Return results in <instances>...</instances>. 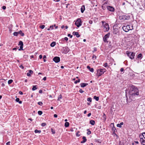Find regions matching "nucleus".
I'll list each match as a JSON object with an SVG mask.
<instances>
[{"mask_svg":"<svg viewBox=\"0 0 145 145\" xmlns=\"http://www.w3.org/2000/svg\"><path fill=\"white\" fill-rule=\"evenodd\" d=\"M23 46H20V48L18 49V50L19 51L21 50H23Z\"/></svg>","mask_w":145,"mask_h":145,"instance_id":"nucleus-38","label":"nucleus"},{"mask_svg":"<svg viewBox=\"0 0 145 145\" xmlns=\"http://www.w3.org/2000/svg\"><path fill=\"white\" fill-rule=\"evenodd\" d=\"M18 34L19 33L18 32H14L13 33V35L14 36H17Z\"/></svg>","mask_w":145,"mask_h":145,"instance_id":"nucleus-32","label":"nucleus"},{"mask_svg":"<svg viewBox=\"0 0 145 145\" xmlns=\"http://www.w3.org/2000/svg\"><path fill=\"white\" fill-rule=\"evenodd\" d=\"M19 34H20L21 36H23L24 34V33H23L22 31L20 30L19 31Z\"/></svg>","mask_w":145,"mask_h":145,"instance_id":"nucleus-24","label":"nucleus"},{"mask_svg":"<svg viewBox=\"0 0 145 145\" xmlns=\"http://www.w3.org/2000/svg\"><path fill=\"white\" fill-rule=\"evenodd\" d=\"M118 31L117 29H114V30L113 31V33L114 34H116L118 33Z\"/></svg>","mask_w":145,"mask_h":145,"instance_id":"nucleus-21","label":"nucleus"},{"mask_svg":"<svg viewBox=\"0 0 145 145\" xmlns=\"http://www.w3.org/2000/svg\"><path fill=\"white\" fill-rule=\"evenodd\" d=\"M106 71V69L105 68L100 69L97 70V75L98 76H100Z\"/></svg>","mask_w":145,"mask_h":145,"instance_id":"nucleus-2","label":"nucleus"},{"mask_svg":"<svg viewBox=\"0 0 145 145\" xmlns=\"http://www.w3.org/2000/svg\"><path fill=\"white\" fill-rule=\"evenodd\" d=\"M33 73V72L31 70L29 71L27 73V75L28 76H31V74H32Z\"/></svg>","mask_w":145,"mask_h":145,"instance_id":"nucleus-13","label":"nucleus"},{"mask_svg":"<svg viewBox=\"0 0 145 145\" xmlns=\"http://www.w3.org/2000/svg\"><path fill=\"white\" fill-rule=\"evenodd\" d=\"M93 98L95 99L96 101H98L99 100V97H97L96 96H95L93 97Z\"/></svg>","mask_w":145,"mask_h":145,"instance_id":"nucleus-26","label":"nucleus"},{"mask_svg":"<svg viewBox=\"0 0 145 145\" xmlns=\"http://www.w3.org/2000/svg\"><path fill=\"white\" fill-rule=\"evenodd\" d=\"M54 118H56L57 117V115L56 114H54Z\"/></svg>","mask_w":145,"mask_h":145,"instance_id":"nucleus-54","label":"nucleus"},{"mask_svg":"<svg viewBox=\"0 0 145 145\" xmlns=\"http://www.w3.org/2000/svg\"><path fill=\"white\" fill-rule=\"evenodd\" d=\"M92 58H95V59H96V56H95V55H94L92 56Z\"/></svg>","mask_w":145,"mask_h":145,"instance_id":"nucleus-57","label":"nucleus"},{"mask_svg":"<svg viewBox=\"0 0 145 145\" xmlns=\"http://www.w3.org/2000/svg\"><path fill=\"white\" fill-rule=\"evenodd\" d=\"M102 8L104 10L105 9V7H104L103 6H102Z\"/></svg>","mask_w":145,"mask_h":145,"instance_id":"nucleus-64","label":"nucleus"},{"mask_svg":"<svg viewBox=\"0 0 145 145\" xmlns=\"http://www.w3.org/2000/svg\"><path fill=\"white\" fill-rule=\"evenodd\" d=\"M10 142L9 141V142H7L6 143V144L7 145H10Z\"/></svg>","mask_w":145,"mask_h":145,"instance_id":"nucleus-50","label":"nucleus"},{"mask_svg":"<svg viewBox=\"0 0 145 145\" xmlns=\"http://www.w3.org/2000/svg\"><path fill=\"white\" fill-rule=\"evenodd\" d=\"M103 25L104 27V30L105 31H108L109 29V27L108 24L105 23V22H102Z\"/></svg>","mask_w":145,"mask_h":145,"instance_id":"nucleus-3","label":"nucleus"},{"mask_svg":"<svg viewBox=\"0 0 145 145\" xmlns=\"http://www.w3.org/2000/svg\"><path fill=\"white\" fill-rule=\"evenodd\" d=\"M51 131L52 132V133L53 134H55V131L53 129H51Z\"/></svg>","mask_w":145,"mask_h":145,"instance_id":"nucleus-47","label":"nucleus"},{"mask_svg":"<svg viewBox=\"0 0 145 145\" xmlns=\"http://www.w3.org/2000/svg\"><path fill=\"white\" fill-rule=\"evenodd\" d=\"M88 85L87 83H82L80 84V86L81 87L84 88Z\"/></svg>","mask_w":145,"mask_h":145,"instance_id":"nucleus-15","label":"nucleus"},{"mask_svg":"<svg viewBox=\"0 0 145 145\" xmlns=\"http://www.w3.org/2000/svg\"><path fill=\"white\" fill-rule=\"evenodd\" d=\"M41 132V131L40 130H38L37 129H36L35 130V132L36 133H40Z\"/></svg>","mask_w":145,"mask_h":145,"instance_id":"nucleus-30","label":"nucleus"},{"mask_svg":"<svg viewBox=\"0 0 145 145\" xmlns=\"http://www.w3.org/2000/svg\"><path fill=\"white\" fill-rule=\"evenodd\" d=\"M87 68L90 71L93 72H94V69L93 68H91L89 66H88L87 67Z\"/></svg>","mask_w":145,"mask_h":145,"instance_id":"nucleus-16","label":"nucleus"},{"mask_svg":"<svg viewBox=\"0 0 145 145\" xmlns=\"http://www.w3.org/2000/svg\"><path fill=\"white\" fill-rule=\"evenodd\" d=\"M120 71H121V72H123V71H124V69H123V68H121L120 69Z\"/></svg>","mask_w":145,"mask_h":145,"instance_id":"nucleus-52","label":"nucleus"},{"mask_svg":"<svg viewBox=\"0 0 145 145\" xmlns=\"http://www.w3.org/2000/svg\"><path fill=\"white\" fill-rule=\"evenodd\" d=\"M90 123L92 125H94L95 124V121L92 120H91L89 121Z\"/></svg>","mask_w":145,"mask_h":145,"instance_id":"nucleus-20","label":"nucleus"},{"mask_svg":"<svg viewBox=\"0 0 145 145\" xmlns=\"http://www.w3.org/2000/svg\"><path fill=\"white\" fill-rule=\"evenodd\" d=\"M20 67L22 69H23L24 68V67L22 65L20 66Z\"/></svg>","mask_w":145,"mask_h":145,"instance_id":"nucleus-63","label":"nucleus"},{"mask_svg":"<svg viewBox=\"0 0 145 145\" xmlns=\"http://www.w3.org/2000/svg\"><path fill=\"white\" fill-rule=\"evenodd\" d=\"M140 142L141 144L143 145H145V139L143 138H140Z\"/></svg>","mask_w":145,"mask_h":145,"instance_id":"nucleus-11","label":"nucleus"},{"mask_svg":"<svg viewBox=\"0 0 145 145\" xmlns=\"http://www.w3.org/2000/svg\"><path fill=\"white\" fill-rule=\"evenodd\" d=\"M139 137L140 138H143L145 139V133H142V135H140Z\"/></svg>","mask_w":145,"mask_h":145,"instance_id":"nucleus-19","label":"nucleus"},{"mask_svg":"<svg viewBox=\"0 0 145 145\" xmlns=\"http://www.w3.org/2000/svg\"><path fill=\"white\" fill-rule=\"evenodd\" d=\"M107 8L108 10L110 11L113 12L114 10V8L111 6H108L107 7Z\"/></svg>","mask_w":145,"mask_h":145,"instance_id":"nucleus-9","label":"nucleus"},{"mask_svg":"<svg viewBox=\"0 0 145 145\" xmlns=\"http://www.w3.org/2000/svg\"><path fill=\"white\" fill-rule=\"evenodd\" d=\"M18 45H20V46H23V42L22 41H20L19 42Z\"/></svg>","mask_w":145,"mask_h":145,"instance_id":"nucleus-27","label":"nucleus"},{"mask_svg":"<svg viewBox=\"0 0 145 145\" xmlns=\"http://www.w3.org/2000/svg\"><path fill=\"white\" fill-rule=\"evenodd\" d=\"M123 122H121L120 123H118L117 125V126L118 127H119L120 128H121L122 127V125H123Z\"/></svg>","mask_w":145,"mask_h":145,"instance_id":"nucleus-18","label":"nucleus"},{"mask_svg":"<svg viewBox=\"0 0 145 145\" xmlns=\"http://www.w3.org/2000/svg\"><path fill=\"white\" fill-rule=\"evenodd\" d=\"M89 23L90 24H92L93 23V21L92 20H90L89 21Z\"/></svg>","mask_w":145,"mask_h":145,"instance_id":"nucleus-49","label":"nucleus"},{"mask_svg":"<svg viewBox=\"0 0 145 145\" xmlns=\"http://www.w3.org/2000/svg\"><path fill=\"white\" fill-rule=\"evenodd\" d=\"M69 50V48L67 47H65L64 48V52L65 54L68 53Z\"/></svg>","mask_w":145,"mask_h":145,"instance_id":"nucleus-10","label":"nucleus"},{"mask_svg":"<svg viewBox=\"0 0 145 145\" xmlns=\"http://www.w3.org/2000/svg\"><path fill=\"white\" fill-rule=\"evenodd\" d=\"M72 34L74 35H76L77 37H79L80 36V35L78 33V32H76L74 31L72 33Z\"/></svg>","mask_w":145,"mask_h":145,"instance_id":"nucleus-12","label":"nucleus"},{"mask_svg":"<svg viewBox=\"0 0 145 145\" xmlns=\"http://www.w3.org/2000/svg\"><path fill=\"white\" fill-rule=\"evenodd\" d=\"M46 77H44V78L43 79V80L44 81H45L46 80Z\"/></svg>","mask_w":145,"mask_h":145,"instance_id":"nucleus-58","label":"nucleus"},{"mask_svg":"<svg viewBox=\"0 0 145 145\" xmlns=\"http://www.w3.org/2000/svg\"><path fill=\"white\" fill-rule=\"evenodd\" d=\"M36 86H33V88H32V90L33 91H34L37 89L36 87Z\"/></svg>","mask_w":145,"mask_h":145,"instance_id":"nucleus-29","label":"nucleus"},{"mask_svg":"<svg viewBox=\"0 0 145 145\" xmlns=\"http://www.w3.org/2000/svg\"><path fill=\"white\" fill-rule=\"evenodd\" d=\"M38 113L39 115H41L42 114V112L41 111H39L38 112Z\"/></svg>","mask_w":145,"mask_h":145,"instance_id":"nucleus-34","label":"nucleus"},{"mask_svg":"<svg viewBox=\"0 0 145 145\" xmlns=\"http://www.w3.org/2000/svg\"><path fill=\"white\" fill-rule=\"evenodd\" d=\"M84 92V91L82 89H80L79 90V92L81 93H83Z\"/></svg>","mask_w":145,"mask_h":145,"instance_id":"nucleus-42","label":"nucleus"},{"mask_svg":"<svg viewBox=\"0 0 145 145\" xmlns=\"http://www.w3.org/2000/svg\"><path fill=\"white\" fill-rule=\"evenodd\" d=\"M108 66L107 63H106L104 64V66L105 67H106Z\"/></svg>","mask_w":145,"mask_h":145,"instance_id":"nucleus-48","label":"nucleus"},{"mask_svg":"<svg viewBox=\"0 0 145 145\" xmlns=\"http://www.w3.org/2000/svg\"><path fill=\"white\" fill-rule=\"evenodd\" d=\"M53 60L56 63H58L60 61V58L59 57H54Z\"/></svg>","mask_w":145,"mask_h":145,"instance_id":"nucleus-7","label":"nucleus"},{"mask_svg":"<svg viewBox=\"0 0 145 145\" xmlns=\"http://www.w3.org/2000/svg\"><path fill=\"white\" fill-rule=\"evenodd\" d=\"M42 55H40L39 56V58L40 59H41L42 58Z\"/></svg>","mask_w":145,"mask_h":145,"instance_id":"nucleus-60","label":"nucleus"},{"mask_svg":"<svg viewBox=\"0 0 145 145\" xmlns=\"http://www.w3.org/2000/svg\"><path fill=\"white\" fill-rule=\"evenodd\" d=\"M82 139L83 140L81 142V143H84L86 142L87 141L86 137L84 136L83 137Z\"/></svg>","mask_w":145,"mask_h":145,"instance_id":"nucleus-17","label":"nucleus"},{"mask_svg":"<svg viewBox=\"0 0 145 145\" xmlns=\"http://www.w3.org/2000/svg\"><path fill=\"white\" fill-rule=\"evenodd\" d=\"M128 25L130 30H132L133 29V26L132 24Z\"/></svg>","mask_w":145,"mask_h":145,"instance_id":"nucleus-22","label":"nucleus"},{"mask_svg":"<svg viewBox=\"0 0 145 145\" xmlns=\"http://www.w3.org/2000/svg\"><path fill=\"white\" fill-rule=\"evenodd\" d=\"M6 8V7L5 6H3L2 7V9L3 10H5Z\"/></svg>","mask_w":145,"mask_h":145,"instance_id":"nucleus-53","label":"nucleus"},{"mask_svg":"<svg viewBox=\"0 0 145 145\" xmlns=\"http://www.w3.org/2000/svg\"><path fill=\"white\" fill-rule=\"evenodd\" d=\"M64 39V40H66V41H67L68 39V38L67 37H65Z\"/></svg>","mask_w":145,"mask_h":145,"instance_id":"nucleus-56","label":"nucleus"},{"mask_svg":"<svg viewBox=\"0 0 145 145\" xmlns=\"http://www.w3.org/2000/svg\"><path fill=\"white\" fill-rule=\"evenodd\" d=\"M62 98V96L61 95H60L58 97L57 100L59 101L60 99H61Z\"/></svg>","mask_w":145,"mask_h":145,"instance_id":"nucleus-36","label":"nucleus"},{"mask_svg":"<svg viewBox=\"0 0 145 145\" xmlns=\"http://www.w3.org/2000/svg\"><path fill=\"white\" fill-rule=\"evenodd\" d=\"M19 93L20 95H22L23 94L22 92L21 91H19Z\"/></svg>","mask_w":145,"mask_h":145,"instance_id":"nucleus-59","label":"nucleus"},{"mask_svg":"<svg viewBox=\"0 0 145 145\" xmlns=\"http://www.w3.org/2000/svg\"><path fill=\"white\" fill-rule=\"evenodd\" d=\"M126 54L127 56L131 59H133L134 58L135 55V53L127 52Z\"/></svg>","mask_w":145,"mask_h":145,"instance_id":"nucleus-4","label":"nucleus"},{"mask_svg":"<svg viewBox=\"0 0 145 145\" xmlns=\"http://www.w3.org/2000/svg\"><path fill=\"white\" fill-rule=\"evenodd\" d=\"M69 125V123L68 122H66L65 124V127H67Z\"/></svg>","mask_w":145,"mask_h":145,"instance_id":"nucleus-25","label":"nucleus"},{"mask_svg":"<svg viewBox=\"0 0 145 145\" xmlns=\"http://www.w3.org/2000/svg\"><path fill=\"white\" fill-rule=\"evenodd\" d=\"M18 48H18H13V50H16L17 49V48Z\"/></svg>","mask_w":145,"mask_h":145,"instance_id":"nucleus-62","label":"nucleus"},{"mask_svg":"<svg viewBox=\"0 0 145 145\" xmlns=\"http://www.w3.org/2000/svg\"><path fill=\"white\" fill-rule=\"evenodd\" d=\"M129 94L132 96L138 95H139V91L137 88L132 85L130 88Z\"/></svg>","mask_w":145,"mask_h":145,"instance_id":"nucleus-1","label":"nucleus"},{"mask_svg":"<svg viewBox=\"0 0 145 145\" xmlns=\"http://www.w3.org/2000/svg\"><path fill=\"white\" fill-rule=\"evenodd\" d=\"M87 131H88V132L87 133V135H89L91 134V131L89 130V129H87Z\"/></svg>","mask_w":145,"mask_h":145,"instance_id":"nucleus-28","label":"nucleus"},{"mask_svg":"<svg viewBox=\"0 0 145 145\" xmlns=\"http://www.w3.org/2000/svg\"><path fill=\"white\" fill-rule=\"evenodd\" d=\"M75 24L77 27H79L82 24H81L80 20V19H78L76 21Z\"/></svg>","mask_w":145,"mask_h":145,"instance_id":"nucleus-6","label":"nucleus"},{"mask_svg":"<svg viewBox=\"0 0 145 145\" xmlns=\"http://www.w3.org/2000/svg\"><path fill=\"white\" fill-rule=\"evenodd\" d=\"M97 48H96L95 47L94 48V51H93V52H94L96 51H97Z\"/></svg>","mask_w":145,"mask_h":145,"instance_id":"nucleus-51","label":"nucleus"},{"mask_svg":"<svg viewBox=\"0 0 145 145\" xmlns=\"http://www.w3.org/2000/svg\"><path fill=\"white\" fill-rule=\"evenodd\" d=\"M16 102H18L20 101V99L19 98H17L16 99Z\"/></svg>","mask_w":145,"mask_h":145,"instance_id":"nucleus-45","label":"nucleus"},{"mask_svg":"<svg viewBox=\"0 0 145 145\" xmlns=\"http://www.w3.org/2000/svg\"><path fill=\"white\" fill-rule=\"evenodd\" d=\"M122 29L125 32H127L130 30V29H129L128 25L126 26H123Z\"/></svg>","mask_w":145,"mask_h":145,"instance_id":"nucleus-8","label":"nucleus"},{"mask_svg":"<svg viewBox=\"0 0 145 145\" xmlns=\"http://www.w3.org/2000/svg\"><path fill=\"white\" fill-rule=\"evenodd\" d=\"M50 28L51 29V30H52L53 29V28H54V26L52 25H51V26H50Z\"/></svg>","mask_w":145,"mask_h":145,"instance_id":"nucleus-44","label":"nucleus"},{"mask_svg":"<svg viewBox=\"0 0 145 145\" xmlns=\"http://www.w3.org/2000/svg\"><path fill=\"white\" fill-rule=\"evenodd\" d=\"M67 35L68 37H70V38H72V35H71L70 34H68Z\"/></svg>","mask_w":145,"mask_h":145,"instance_id":"nucleus-43","label":"nucleus"},{"mask_svg":"<svg viewBox=\"0 0 145 145\" xmlns=\"http://www.w3.org/2000/svg\"><path fill=\"white\" fill-rule=\"evenodd\" d=\"M13 82V80H10L8 81V84H10L12 83Z\"/></svg>","mask_w":145,"mask_h":145,"instance_id":"nucleus-33","label":"nucleus"},{"mask_svg":"<svg viewBox=\"0 0 145 145\" xmlns=\"http://www.w3.org/2000/svg\"><path fill=\"white\" fill-rule=\"evenodd\" d=\"M110 35V33H108L103 38L104 41L105 42H108V39Z\"/></svg>","mask_w":145,"mask_h":145,"instance_id":"nucleus-5","label":"nucleus"},{"mask_svg":"<svg viewBox=\"0 0 145 145\" xmlns=\"http://www.w3.org/2000/svg\"><path fill=\"white\" fill-rule=\"evenodd\" d=\"M103 117L104 118L105 120H106V115L105 114H104L103 115Z\"/></svg>","mask_w":145,"mask_h":145,"instance_id":"nucleus-46","label":"nucleus"},{"mask_svg":"<svg viewBox=\"0 0 145 145\" xmlns=\"http://www.w3.org/2000/svg\"><path fill=\"white\" fill-rule=\"evenodd\" d=\"M142 54H139L137 56V58L140 59V58H141Z\"/></svg>","mask_w":145,"mask_h":145,"instance_id":"nucleus-31","label":"nucleus"},{"mask_svg":"<svg viewBox=\"0 0 145 145\" xmlns=\"http://www.w3.org/2000/svg\"><path fill=\"white\" fill-rule=\"evenodd\" d=\"M46 125V124L45 123H43L41 124V126L43 127L45 126Z\"/></svg>","mask_w":145,"mask_h":145,"instance_id":"nucleus-40","label":"nucleus"},{"mask_svg":"<svg viewBox=\"0 0 145 145\" xmlns=\"http://www.w3.org/2000/svg\"><path fill=\"white\" fill-rule=\"evenodd\" d=\"M42 90H40L39 91V93H42Z\"/></svg>","mask_w":145,"mask_h":145,"instance_id":"nucleus-55","label":"nucleus"},{"mask_svg":"<svg viewBox=\"0 0 145 145\" xmlns=\"http://www.w3.org/2000/svg\"><path fill=\"white\" fill-rule=\"evenodd\" d=\"M87 100L88 101H89L90 102H91L92 101V99L91 97H89L87 99Z\"/></svg>","mask_w":145,"mask_h":145,"instance_id":"nucleus-39","label":"nucleus"},{"mask_svg":"<svg viewBox=\"0 0 145 145\" xmlns=\"http://www.w3.org/2000/svg\"><path fill=\"white\" fill-rule=\"evenodd\" d=\"M91 115V113H89L88 115V117H89Z\"/></svg>","mask_w":145,"mask_h":145,"instance_id":"nucleus-61","label":"nucleus"},{"mask_svg":"<svg viewBox=\"0 0 145 145\" xmlns=\"http://www.w3.org/2000/svg\"><path fill=\"white\" fill-rule=\"evenodd\" d=\"M37 103L39 105L41 106H42L43 105L41 101L38 102Z\"/></svg>","mask_w":145,"mask_h":145,"instance_id":"nucleus-35","label":"nucleus"},{"mask_svg":"<svg viewBox=\"0 0 145 145\" xmlns=\"http://www.w3.org/2000/svg\"><path fill=\"white\" fill-rule=\"evenodd\" d=\"M45 27V26L44 25H42L40 26V28L42 29H43Z\"/></svg>","mask_w":145,"mask_h":145,"instance_id":"nucleus-41","label":"nucleus"},{"mask_svg":"<svg viewBox=\"0 0 145 145\" xmlns=\"http://www.w3.org/2000/svg\"><path fill=\"white\" fill-rule=\"evenodd\" d=\"M85 10V6L84 5H82L81 8V11L82 13L84 12V11Z\"/></svg>","mask_w":145,"mask_h":145,"instance_id":"nucleus-14","label":"nucleus"},{"mask_svg":"<svg viewBox=\"0 0 145 145\" xmlns=\"http://www.w3.org/2000/svg\"><path fill=\"white\" fill-rule=\"evenodd\" d=\"M80 79H78V80H76L74 82V83L76 84L78 82H79L80 81Z\"/></svg>","mask_w":145,"mask_h":145,"instance_id":"nucleus-37","label":"nucleus"},{"mask_svg":"<svg viewBox=\"0 0 145 145\" xmlns=\"http://www.w3.org/2000/svg\"><path fill=\"white\" fill-rule=\"evenodd\" d=\"M56 44V42H53L50 44V46L52 47H54L55 45Z\"/></svg>","mask_w":145,"mask_h":145,"instance_id":"nucleus-23","label":"nucleus"}]
</instances>
